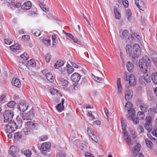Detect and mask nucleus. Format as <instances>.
I'll return each mask as SVG.
<instances>
[{
    "label": "nucleus",
    "mask_w": 157,
    "mask_h": 157,
    "mask_svg": "<svg viewBox=\"0 0 157 157\" xmlns=\"http://www.w3.org/2000/svg\"><path fill=\"white\" fill-rule=\"evenodd\" d=\"M2 128L4 129L6 132L8 133L7 134L8 137L9 138H11L12 136V133L13 132H9L7 130V124H3L2 126Z\"/></svg>",
    "instance_id": "26"
},
{
    "label": "nucleus",
    "mask_w": 157,
    "mask_h": 157,
    "mask_svg": "<svg viewBox=\"0 0 157 157\" xmlns=\"http://www.w3.org/2000/svg\"><path fill=\"white\" fill-rule=\"evenodd\" d=\"M48 138V137L46 135H44L41 136L40 137L39 140L40 141H44L45 140H47Z\"/></svg>",
    "instance_id": "59"
},
{
    "label": "nucleus",
    "mask_w": 157,
    "mask_h": 157,
    "mask_svg": "<svg viewBox=\"0 0 157 157\" xmlns=\"http://www.w3.org/2000/svg\"><path fill=\"white\" fill-rule=\"evenodd\" d=\"M122 3L125 7H127L128 6V4L127 0H123Z\"/></svg>",
    "instance_id": "63"
},
{
    "label": "nucleus",
    "mask_w": 157,
    "mask_h": 157,
    "mask_svg": "<svg viewBox=\"0 0 157 157\" xmlns=\"http://www.w3.org/2000/svg\"><path fill=\"white\" fill-rule=\"evenodd\" d=\"M135 3L138 8L141 10H144L145 5L142 0H135Z\"/></svg>",
    "instance_id": "14"
},
{
    "label": "nucleus",
    "mask_w": 157,
    "mask_h": 157,
    "mask_svg": "<svg viewBox=\"0 0 157 157\" xmlns=\"http://www.w3.org/2000/svg\"><path fill=\"white\" fill-rule=\"evenodd\" d=\"M64 64V62L61 60L57 61L55 64L54 67L55 68L58 69L63 66Z\"/></svg>",
    "instance_id": "24"
},
{
    "label": "nucleus",
    "mask_w": 157,
    "mask_h": 157,
    "mask_svg": "<svg viewBox=\"0 0 157 157\" xmlns=\"http://www.w3.org/2000/svg\"><path fill=\"white\" fill-rule=\"evenodd\" d=\"M131 54L130 57H131L132 59H136L140 55L141 53V51H135L133 50Z\"/></svg>",
    "instance_id": "19"
},
{
    "label": "nucleus",
    "mask_w": 157,
    "mask_h": 157,
    "mask_svg": "<svg viewBox=\"0 0 157 157\" xmlns=\"http://www.w3.org/2000/svg\"><path fill=\"white\" fill-rule=\"evenodd\" d=\"M151 54L152 55V59L153 61L157 62V53L154 51H152Z\"/></svg>",
    "instance_id": "36"
},
{
    "label": "nucleus",
    "mask_w": 157,
    "mask_h": 157,
    "mask_svg": "<svg viewBox=\"0 0 157 157\" xmlns=\"http://www.w3.org/2000/svg\"><path fill=\"white\" fill-rule=\"evenodd\" d=\"M31 5V2L30 1H28L23 4L22 8L24 10H29L30 8Z\"/></svg>",
    "instance_id": "21"
},
{
    "label": "nucleus",
    "mask_w": 157,
    "mask_h": 157,
    "mask_svg": "<svg viewBox=\"0 0 157 157\" xmlns=\"http://www.w3.org/2000/svg\"><path fill=\"white\" fill-rule=\"evenodd\" d=\"M130 117L133 121L134 124H137L139 123V119L138 117H137L136 115L132 114V115L130 116Z\"/></svg>",
    "instance_id": "27"
},
{
    "label": "nucleus",
    "mask_w": 157,
    "mask_h": 157,
    "mask_svg": "<svg viewBox=\"0 0 157 157\" xmlns=\"http://www.w3.org/2000/svg\"><path fill=\"white\" fill-rule=\"evenodd\" d=\"M126 51L127 55H128L129 56H130L132 51V47L131 45L129 44H127L126 46Z\"/></svg>",
    "instance_id": "28"
},
{
    "label": "nucleus",
    "mask_w": 157,
    "mask_h": 157,
    "mask_svg": "<svg viewBox=\"0 0 157 157\" xmlns=\"http://www.w3.org/2000/svg\"><path fill=\"white\" fill-rule=\"evenodd\" d=\"M18 67L22 70L26 71L28 68V66L26 65L23 62H19L18 63Z\"/></svg>",
    "instance_id": "25"
},
{
    "label": "nucleus",
    "mask_w": 157,
    "mask_h": 157,
    "mask_svg": "<svg viewBox=\"0 0 157 157\" xmlns=\"http://www.w3.org/2000/svg\"><path fill=\"white\" fill-rule=\"evenodd\" d=\"M114 11L116 18L117 19H120L121 17V14L117 10V9L116 7L114 8Z\"/></svg>",
    "instance_id": "34"
},
{
    "label": "nucleus",
    "mask_w": 157,
    "mask_h": 157,
    "mask_svg": "<svg viewBox=\"0 0 157 157\" xmlns=\"http://www.w3.org/2000/svg\"><path fill=\"white\" fill-rule=\"evenodd\" d=\"M28 106V104L24 101L21 102L18 105L17 108L21 111L24 112L27 109Z\"/></svg>",
    "instance_id": "8"
},
{
    "label": "nucleus",
    "mask_w": 157,
    "mask_h": 157,
    "mask_svg": "<svg viewBox=\"0 0 157 157\" xmlns=\"http://www.w3.org/2000/svg\"><path fill=\"white\" fill-rule=\"evenodd\" d=\"M51 143L49 142H46L42 144L40 150L42 151H46L50 147Z\"/></svg>",
    "instance_id": "13"
},
{
    "label": "nucleus",
    "mask_w": 157,
    "mask_h": 157,
    "mask_svg": "<svg viewBox=\"0 0 157 157\" xmlns=\"http://www.w3.org/2000/svg\"><path fill=\"white\" fill-rule=\"evenodd\" d=\"M133 50L141 51L139 45L137 44H134L133 47Z\"/></svg>",
    "instance_id": "47"
},
{
    "label": "nucleus",
    "mask_w": 157,
    "mask_h": 157,
    "mask_svg": "<svg viewBox=\"0 0 157 157\" xmlns=\"http://www.w3.org/2000/svg\"><path fill=\"white\" fill-rule=\"evenodd\" d=\"M90 138L96 142L98 141L99 139V137L97 136L96 134L91 136Z\"/></svg>",
    "instance_id": "57"
},
{
    "label": "nucleus",
    "mask_w": 157,
    "mask_h": 157,
    "mask_svg": "<svg viewBox=\"0 0 157 157\" xmlns=\"http://www.w3.org/2000/svg\"><path fill=\"white\" fill-rule=\"evenodd\" d=\"M150 59L147 56H145L139 61V67L141 71L144 73L147 71V67L150 65Z\"/></svg>",
    "instance_id": "3"
},
{
    "label": "nucleus",
    "mask_w": 157,
    "mask_h": 157,
    "mask_svg": "<svg viewBox=\"0 0 157 157\" xmlns=\"http://www.w3.org/2000/svg\"><path fill=\"white\" fill-rule=\"evenodd\" d=\"M50 92L52 95H57L58 94V91L54 89H51L50 90Z\"/></svg>",
    "instance_id": "54"
},
{
    "label": "nucleus",
    "mask_w": 157,
    "mask_h": 157,
    "mask_svg": "<svg viewBox=\"0 0 157 157\" xmlns=\"http://www.w3.org/2000/svg\"><path fill=\"white\" fill-rule=\"evenodd\" d=\"M142 112L143 113H145L146 112L147 110V105L146 104L144 103L142 104L140 106H139Z\"/></svg>",
    "instance_id": "33"
},
{
    "label": "nucleus",
    "mask_w": 157,
    "mask_h": 157,
    "mask_svg": "<svg viewBox=\"0 0 157 157\" xmlns=\"http://www.w3.org/2000/svg\"><path fill=\"white\" fill-rule=\"evenodd\" d=\"M20 45L16 44L10 46V48L12 51H14L19 50L20 48Z\"/></svg>",
    "instance_id": "29"
},
{
    "label": "nucleus",
    "mask_w": 157,
    "mask_h": 157,
    "mask_svg": "<svg viewBox=\"0 0 157 157\" xmlns=\"http://www.w3.org/2000/svg\"><path fill=\"white\" fill-rule=\"evenodd\" d=\"M42 157H51L50 153L49 151H42Z\"/></svg>",
    "instance_id": "48"
},
{
    "label": "nucleus",
    "mask_w": 157,
    "mask_h": 157,
    "mask_svg": "<svg viewBox=\"0 0 157 157\" xmlns=\"http://www.w3.org/2000/svg\"><path fill=\"white\" fill-rule=\"evenodd\" d=\"M27 126L32 129H37L39 127L38 124L34 123L32 121H28L26 123Z\"/></svg>",
    "instance_id": "10"
},
{
    "label": "nucleus",
    "mask_w": 157,
    "mask_h": 157,
    "mask_svg": "<svg viewBox=\"0 0 157 157\" xmlns=\"http://www.w3.org/2000/svg\"><path fill=\"white\" fill-rule=\"evenodd\" d=\"M34 109L32 108L28 112L23 113L22 118L24 120H32L34 117Z\"/></svg>",
    "instance_id": "6"
},
{
    "label": "nucleus",
    "mask_w": 157,
    "mask_h": 157,
    "mask_svg": "<svg viewBox=\"0 0 157 157\" xmlns=\"http://www.w3.org/2000/svg\"><path fill=\"white\" fill-rule=\"evenodd\" d=\"M3 116L4 118V121L7 122L11 121L13 116V113L10 110H6L3 113Z\"/></svg>",
    "instance_id": "7"
},
{
    "label": "nucleus",
    "mask_w": 157,
    "mask_h": 157,
    "mask_svg": "<svg viewBox=\"0 0 157 157\" xmlns=\"http://www.w3.org/2000/svg\"><path fill=\"white\" fill-rule=\"evenodd\" d=\"M137 116L139 119L142 120L144 117L145 114L142 112L139 111L137 113Z\"/></svg>",
    "instance_id": "42"
},
{
    "label": "nucleus",
    "mask_w": 157,
    "mask_h": 157,
    "mask_svg": "<svg viewBox=\"0 0 157 157\" xmlns=\"http://www.w3.org/2000/svg\"><path fill=\"white\" fill-rule=\"evenodd\" d=\"M124 139L127 144L129 145H135L133 147L132 155L134 157L136 156L140 150V144L135 140L132 142L131 138L128 135L127 132H124Z\"/></svg>",
    "instance_id": "1"
},
{
    "label": "nucleus",
    "mask_w": 157,
    "mask_h": 157,
    "mask_svg": "<svg viewBox=\"0 0 157 157\" xmlns=\"http://www.w3.org/2000/svg\"><path fill=\"white\" fill-rule=\"evenodd\" d=\"M137 131L140 133L143 132L144 128L142 125H139L137 128Z\"/></svg>",
    "instance_id": "56"
},
{
    "label": "nucleus",
    "mask_w": 157,
    "mask_h": 157,
    "mask_svg": "<svg viewBox=\"0 0 157 157\" xmlns=\"http://www.w3.org/2000/svg\"><path fill=\"white\" fill-rule=\"evenodd\" d=\"M87 132L89 136L90 137L93 136L96 134V133L93 131L92 129L91 128H89L87 130Z\"/></svg>",
    "instance_id": "41"
},
{
    "label": "nucleus",
    "mask_w": 157,
    "mask_h": 157,
    "mask_svg": "<svg viewBox=\"0 0 157 157\" xmlns=\"http://www.w3.org/2000/svg\"><path fill=\"white\" fill-rule=\"evenodd\" d=\"M124 80L127 82L129 81V85L126 86L127 88H129L131 86H134L136 84V81L134 76L132 74H127L125 73L124 75Z\"/></svg>",
    "instance_id": "4"
},
{
    "label": "nucleus",
    "mask_w": 157,
    "mask_h": 157,
    "mask_svg": "<svg viewBox=\"0 0 157 157\" xmlns=\"http://www.w3.org/2000/svg\"><path fill=\"white\" fill-rule=\"evenodd\" d=\"M117 94L118 95H121L122 92L123 88L121 83V80L120 78H118L117 80Z\"/></svg>",
    "instance_id": "11"
},
{
    "label": "nucleus",
    "mask_w": 157,
    "mask_h": 157,
    "mask_svg": "<svg viewBox=\"0 0 157 157\" xmlns=\"http://www.w3.org/2000/svg\"><path fill=\"white\" fill-rule=\"evenodd\" d=\"M126 14L127 16L128 20L130 21V17L132 16V13L131 11L129 9H128L126 10Z\"/></svg>",
    "instance_id": "52"
},
{
    "label": "nucleus",
    "mask_w": 157,
    "mask_h": 157,
    "mask_svg": "<svg viewBox=\"0 0 157 157\" xmlns=\"http://www.w3.org/2000/svg\"><path fill=\"white\" fill-rule=\"evenodd\" d=\"M97 63H96L97 68L99 69H101L103 67L102 64L99 59L97 58Z\"/></svg>",
    "instance_id": "45"
},
{
    "label": "nucleus",
    "mask_w": 157,
    "mask_h": 157,
    "mask_svg": "<svg viewBox=\"0 0 157 157\" xmlns=\"http://www.w3.org/2000/svg\"><path fill=\"white\" fill-rule=\"evenodd\" d=\"M21 38L25 40H29L30 39V37L29 35H25L22 36Z\"/></svg>",
    "instance_id": "61"
},
{
    "label": "nucleus",
    "mask_w": 157,
    "mask_h": 157,
    "mask_svg": "<svg viewBox=\"0 0 157 157\" xmlns=\"http://www.w3.org/2000/svg\"><path fill=\"white\" fill-rule=\"evenodd\" d=\"M16 152V149L14 146H12L10 147V150L9 151V154L12 156V157H16L14 155L15 153Z\"/></svg>",
    "instance_id": "23"
},
{
    "label": "nucleus",
    "mask_w": 157,
    "mask_h": 157,
    "mask_svg": "<svg viewBox=\"0 0 157 157\" xmlns=\"http://www.w3.org/2000/svg\"><path fill=\"white\" fill-rule=\"evenodd\" d=\"M58 80L60 82V84L62 85L63 88L65 90L67 89V87L68 85V82L67 80L60 77L58 78Z\"/></svg>",
    "instance_id": "15"
},
{
    "label": "nucleus",
    "mask_w": 157,
    "mask_h": 157,
    "mask_svg": "<svg viewBox=\"0 0 157 157\" xmlns=\"http://www.w3.org/2000/svg\"><path fill=\"white\" fill-rule=\"evenodd\" d=\"M151 79L153 80L154 83L155 84H157V74L156 73H153L151 76Z\"/></svg>",
    "instance_id": "38"
},
{
    "label": "nucleus",
    "mask_w": 157,
    "mask_h": 157,
    "mask_svg": "<svg viewBox=\"0 0 157 157\" xmlns=\"http://www.w3.org/2000/svg\"><path fill=\"white\" fill-rule=\"evenodd\" d=\"M47 79L50 82H53L54 81L53 76L51 73L49 72L46 74Z\"/></svg>",
    "instance_id": "35"
},
{
    "label": "nucleus",
    "mask_w": 157,
    "mask_h": 157,
    "mask_svg": "<svg viewBox=\"0 0 157 157\" xmlns=\"http://www.w3.org/2000/svg\"><path fill=\"white\" fill-rule=\"evenodd\" d=\"M32 33L34 35L36 36H38L41 34L40 31L38 30H36L32 31Z\"/></svg>",
    "instance_id": "50"
},
{
    "label": "nucleus",
    "mask_w": 157,
    "mask_h": 157,
    "mask_svg": "<svg viewBox=\"0 0 157 157\" xmlns=\"http://www.w3.org/2000/svg\"><path fill=\"white\" fill-rule=\"evenodd\" d=\"M22 153L27 157H30L32 155L31 151L29 150L23 151Z\"/></svg>",
    "instance_id": "39"
},
{
    "label": "nucleus",
    "mask_w": 157,
    "mask_h": 157,
    "mask_svg": "<svg viewBox=\"0 0 157 157\" xmlns=\"http://www.w3.org/2000/svg\"><path fill=\"white\" fill-rule=\"evenodd\" d=\"M51 40L50 39H43L42 42L46 46H48L50 45Z\"/></svg>",
    "instance_id": "40"
},
{
    "label": "nucleus",
    "mask_w": 157,
    "mask_h": 157,
    "mask_svg": "<svg viewBox=\"0 0 157 157\" xmlns=\"http://www.w3.org/2000/svg\"><path fill=\"white\" fill-rule=\"evenodd\" d=\"M133 94L132 92L129 90H126L124 92V98L127 101L131 99Z\"/></svg>",
    "instance_id": "17"
},
{
    "label": "nucleus",
    "mask_w": 157,
    "mask_h": 157,
    "mask_svg": "<svg viewBox=\"0 0 157 157\" xmlns=\"http://www.w3.org/2000/svg\"><path fill=\"white\" fill-rule=\"evenodd\" d=\"M92 78L98 82H102L104 81L103 79L102 78L99 77L98 76L96 77L93 75L92 76Z\"/></svg>",
    "instance_id": "37"
},
{
    "label": "nucleus",
    "mask_w": 157,
    "mask_h": 157,
    "mask_svg": "<svg viewBox=\"0 0 157 157\" xmlns=\"http://www.w3.org/2000/svg\"><path fill=\"white\" fill-rule=\"evenodd\" d=\"M73 41L74 42L79 44L81 45L82 44V42L80 40H78L77 38L75 37L73 39Z\"/></svg>",
    "instance_id": "60"
},
{
    "label": "nucleus",
    "mask_w": 157,
    "mask_h": 157,
    "mask_svg": "<svg viewBox=\"0 0 157 157\" xmlns=\"http://www.w3.org/2000/svg\"><path fill=\"white\" fill-rule=\"evenodd\" d=\"M152 117L150 116H147L145 118L144 127L148 132H150L152 129Z\"/></svg>",
    "instance_id": "5"
},
{
    "label": "nucleus",
    "mask_w": 157,
    "mask_h": 157,
    "mask_svg": "<svg viewBox=\"0 0 157 157\" xmlns=\"http://www.w3.org/2000/svg\"><path fill=\"white\" fill-rule=\"evenodd\" d=\"M127 70L130 72H132L134 71V66L133 64L130 62H128L126 64Z\"/></svg>",
    "instance_id": "22"
},
{
    "label": "nucleus",
    "mask_w": 157,
    "mask_h": 157,
    "mask_svg": "<svg viewBox=\"0 0 157 157\" xmlns=\"http://www.w3.org/2000/svg\"><path fill=\"white\" fill-rule=\"evenodd\" d=\"M120 36L122 39L127 41L129 39L130 35L128 30H124L122 32L121 35Z\"/></svg>",
    "instance_id": "12"
},
{
    "label": "nucleus",
    "mask_w": 157,
    "mask_h": 157,
    "mask_svg": "<svg viewBox=\"0 0 157 157\" xmlns=\"http://www.w3.org/2000/svg\"><path fill=\"white\" fill-rule=\"evenodd\" d=\"M81 76L77 73H74L71 77V80L74 82H77L80 79Z\"/></svg>",
    "instance_id": "16"
},
{
    "label": "nucleus",
    "mask_w": 157,
    "mask_h": 157,
    "mask_svg": "<svg viewBox=\"0 0 157 157\" xmlns=\"http://www.w3.org/2000/svg\"><path fill=\"white\" fill-rule=\"evenodd\" d=\"M16 104V103L13 101L8 102L7 104L8 106L10 108H13Z\"/></svg>",
    "instance_id": "51"
},
{
    "label": "nucleus",
    "mask_w": 157,
    "mask_h": 157,
    "mask_svg": "<svg viewBox=\"0 0 157 157\" xmlns=\"http://www.w3.org/2000/svg\"><path fill=\"white\" fill-rule=\"evenodd\" d=\"M27 64L28 66H31L32 67L35 66L36 63L33 59H31L27 62Z\"/></svg>",
    "instance_id": "44"
},
{
    "label": "nucleus",
    "mask_w": 157,
    "mask_h": 157,
    "mask_svg": "<svg viewBox=\"0 0 157 157\" xmlns=\"http://www.w3.org/2000/svg\"><path fill=\"white\" fill-rule=\"evenodd\" d=\"M67 68L64 69L63 71H61V73L63 75L64 74L69 75L73 71L74 68L70 65H67Z\"/></svg>",
    "instance_id": "9"
},
{
    "label": "nucleus",
    "mask_w": 157,
    "mask_h": 157,
    "mask_svg": "<svg viewBox=\"0 0 157 157\" xmlns=\"http://www.w3.org/2000/svg\"><path fill=\"white\" fill-rule=\"evenodd\" d=\"M145 141L147 146L149 148H151L152 145V142L147 139H146Z\"/></svg>",
    "instance_id": "53"
},
{
    "label": "nucleus",
    "mask_w": 157,
    "mask_h": 157,
    "mask_svg": "<svg viewBox=\"0 0 157 157\" xmlns=\"http://www.w3.org/2000/svg\"><path fill=\"white\" fill-rule=\"evenodd\" d=\"M40 7L41 9L44 12H48L49 10L48 8L46 6V5L44 4V3L41 2L40 4Z\"/></svg>",
    "instance_id": "43"
},
{
    "label": "nucleus",
    "mask_w": 157,
    "mask_h": 157,
    "mask_svg": "<svg viewBox=\"0 0 157 157\" xmlns=\"http://www.w3.org/2000/svg\"><path fill=\"white\" fill-rule=\"evenodd\" d=\"M144 79L146 82H149L151 81V77L150 75H148L147 74L146 75L144 76Z\"/></svg>",
    "instance_id": "46"
},
{
    "label": "nucleus",
    "mask_w": 157,
    "mask_h": 157,
    "mask_svg": "<svg viewBox=\"0 0 157 157\" xmlns=\"http://www.w3.org/2000/svg\"><path fill=\"white\" fill-rule=\"evenodd\" d=\"M136 104L138 106H140L142 104H143L144 103L143 102V101L139 99H137L136 101Z\"/></svg>",
    "instance_id": "58"
},
{
    "label": "nucleus",
    "mask_w": 157,
    "mask_h": 157,
    "mask_svg": "<svg viewBox=\"0 0 157 157\" xmlns=\"http://www.w3.org/2000/svg\"><path fill=\"white\" fill-rule=\"evenodd\" d=\"M132 105L130 102H127L125 105L124 108L127 109L128 112H130V110L132 109Z\"/></svg>",
    "instance_id": "32"
},
{
    "label": "nucleus",
    "mask_w": 157,
    "mask_h": 157,
    "mask_svg": "<svg viewBox=\"0 0 157 157\" xmlns=\"http://www.w3.org/2000/svg\"><path fill=\"white\" fill-rule=\"evenodd\" d=\"M22 135L20 132H17L14 135V138L15 140H19L22 137Z\"/></svg>",
    "instance_id": "49"
},
{
    "label": "nucleus",
    "mask_w": 157,
    "mask_h": 157,
    "mask_svg": "<svg viewBox=\"0 0 157 157\" xmlns=\"http://www.w3.org/2000/svg\"><path fill=\"white\" fill-rule=\"evenodd\" d=\"M21 58L25 60H27L29 58V56L26 53L21 54L20 56Z\"/></svg>",
    "instance_id": "55"
},
{
    "label": "nucleus",
    "mask_w": 157,
    "mask_h": 157,
    "mask_svg": "<svg viewBox=\"0 0 157 157\" xmlns=\"http://www.w3.org/2000/svg\"><path fill=\"white\" fill-rule=\"evenodd\" d=\"M12 84L16 87L19 88L21 84L19 79L17 78H14L12 80Z\"/></svg>",
    "instance_id": "20"
},
{
    "label": "nucleus",
    "mask_w": 157,
    "mask_h": 157,
    "mask_svg": "<svg viewBox=\"0 0 157 157\" xmlns=\"http://www.w3.org/2000/svg\"><path fill=\"white\" fill-rule=\"evenodd\" d=\"M15 1V0H6V2L12 5H15V2H14Z\"/></svg>",
    "instance_id": "62"
},
{
    "label": "nucleus",
    "mask_w": 157,
    "mask_h": 157,
    "mask_svg": "<svg viewBox=\"0 0 157 157\" xmlns=\"http://www.w3.org/2000/svg\"><path fill=\"white\" fill-rule=\"evenodd\" d=\"M152 134L153 136L157 137V129L153 130L152 132Z\"/></svg>",
    "instance_id": "64"
},
{
    "label": "nucleus",
    "mask_w": 157,
    "mask_h": 157,
    "mask_svg": "<svg viewBox=\"0 0 157 157\" xmlns=\"http://www.w3.org/2000/svg\"><path fill=\"white\" fill-rule=\"evenodd\" d=\"M121 121V127L124 133V132H125V130L127 126L126 122L125 120H123V118H122Z\"/></svg>",
    "instance_id": "30"
},
{
    "label": "nucleus",
    "mask_w": 157,
    "mask_h": 157,
    "mask_svg": "<svg viewBox=\"0 0 157 157\" xmlns=\"http://www.w3.org/2000/svg\"><path fill=\"white\" fill-rule=\"evenodd\" d=\"M64 101V99L62 98V99L61 103L58 104L56 106V108L58 111L60 112L63 111L64 109V106L63 105V103Z\"/></svg>",
    "instance_id": "18"
},
{
    "label": "nucleus",
    "mask_w": 157,
    "mask_h": 157,
    "mask_svg": "<svg viewBox=\"0 0 157 157\" xmlns=\"http://www.w3.org/2000/svg\"><path fill=\"white\" fill-rule=\"evenodd\" d=\"M30 131L29 128L27 127H25L21 131V133L23 135H27L30 133Z\"/></svg>",
    "instance_id": "31"
},
{
    "label": "nucleus",
    "mask_w": 157,
    "mask_h": 157,
    "mask_svg": "<svg viewBox=\"0 0 157 157\" xmlns=\"http://www.w3.org/2000/svg\"><path fill=\"white\" fill-rule=\"evenodd\" d=\"M7 124V130L9 132H13L17 128H20L22 125L21 119L18 116L16 118V121H11Z\"/></svg>",
    "instance_id": "2"
}]
</instances>
